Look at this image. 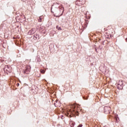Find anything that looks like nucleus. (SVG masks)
Here are the masks:
<instances>
[{"mask_svg": "<svg viewBox=\"0 0 127 127\" xmlns=\"http://www.w3.org/2000/svg\"><path fill=\"white\" fill-rule=\"evenodd\" d=\"M124 82L122 80L120 81L117 85L118 89H119V90L123 89V88L124 87Z\"/></svg>", "mask_w": 127, "mask_h": 127, "instance_id": "3", "label": "nucleus"}, {"mask_svg": "<svg viewBox=\"0 0 127 127\" xmlns=\"http://www.w3.org/2000/svg\"><path fill=\"white\" fill-rule=\"evenodd\" d=\"M41 73H43V74H44V73H45V70H42L41 71Z\"/></svg>", "mask_w": 127, "mask_h": 127, "instance_id": "9", "label": "nucleus"}, {"mask_svg": "<svg viewBox=\"0 0 127 127\" xmlns=\"http://www.w3.org/2000/svg\"><path fill=\"white\" fill-rule=\"evenodd\" d=\"M30 72V68L28 67H27L24 71H23V74H29V72Z\"/></svg>", "mask_w": 127, "mask_h": 127, "instance_id": "5", "label": "nucleus"}, {"mask_svg": "<svg viewBox=\"0 0 127 127\" xmlns=\"http://www.w3.org/2000/svg\"><path fill=\"white\" fill-rule=\"evenodd\" d=\"M84 100H88V98H84Z\"/></svg>", "mask_w": 127, "mask_h": 127, "instance_id": "12", "label": "nucleus"}, {"mask_svg": "<svg viewBox=\"0 0 127 127\" xmlns=\"http://www.w3.org/2000/svg\"><path fill=\"white\" fill-rule=\"evenodd\" d=\"M33 38L34 40H36V39H39V35H34Z\"/></svg>", "mask_w": 127, "mask_h": 127, "instance_id": "6", "label": "nucleus"}, {"mask_svg": "<svg viewBox=\"0 0 127 127\" xmlns=\"http://www.w3.org/2000/svg\"><path fill=\"white\" fill-rule=\"evenodd\" d=\"M80 1H82L83 0H79Z\"/></svg>", "mask_w": 127, "mask_h": 127, "instance_id": "13", "label": "nucleus"}, {"mask_svg": "<svg viewBox=\"0 0 127 127\" xmlns=\"http://www.w3.org/2000/svg\"><path fill=\"white\" fill-rule=\"evenodd\" d=\"M126 41H127V38H126Z\"/></svg>", "mask_w": 127, "mask_h": 127, "instance_id": "14", "label": "nucleus"}, {"mask_svg": "<svg viewBox=\"0 0 127 127\" xmlns=\"http://www.w3.org/2000/svg\"><path fill=\"white\" fill-rule=\"evenodd\" d=\"M57 4H59L58 3H54L51 8V10L52 12L55 13L56 14H59L62 10H63V12L64 11V7L63 5H61L59 6L58 8Z\"/></svg>", "mask_w": 127, "mask_h": 127, "instance_id": "1", "label": "nucleus"}, {"mask_svg": "<svg viewBox=\"0 0 127 127\" xmlns=\"http://www.w3.org/2000/svg\"><path fill=\"white\" fill-rule=\"evenodd\" d=\"M58 29H59V30H61V28L59 27V28Z\"/></svg>", "mask_w": 127, "mask_h": 127, "instance_id": "11", "label": "nucleus"}, {"mask_svg": "<svg viewBox=\"0 0 127 127\" xmlns=\"http://www.w3.org/2000/svg\"><path fill=\"white\" fill-rule=\"evenodd\" d=\"M36 32L35 28H33L30 31H28V35H32V34H34V33Z\"/></svg>", "mask_w": 127, "mask_h": 127, "instance_id": "4", "label": "nucleus"}, {"mask_svg": "<svg viewBox=\"0 0 127 127\" xmlns=\"http://www.w3.org/2000/svg\"><path fill=\"white\" fill-rule=\"evenodd\" d=\"M10 68V67H9L8 65H5V67L4 68V70H6V71H8V69Z\"/></svg>", "mask_w": 127, "mask_h": 127, "instance_id": "7", "label": "nucleus"}, {"mask_svg": "<svg viewBox=\"0 0 127 127\" xmlns=\"http://www.w3.org/2000/svg\"><path fill=\"white\" fill-rule=\"evenodd\" d=\"M104 113L107 115L110 114L111 112V107L110 106H105L104 108Z\"/></svg>", "mask_w": 127, "mask_h": 127, "instance_id": "2", "label": "nucleus"}, {"mask_svg": "<svg viewBox=\"0 0 127 127\" xmlns=\"http://www.w3.org/2000/svg\"><path fill=\"white\" fill-rule=\"evenodd\" d=\"M42 18H43L42 16H41L39 17V18L38 19L39 22H42Z\"/></svg>", "mask_w": 127, "mask_h": 127, "instance_id": "8", "label": "nucleus"}, {"mask_svg": "<svg viewBox=\"0 0 127 127\" xmlns=\"http://www.w3.org/2000/svg\"><path fill=\"white\" fill-rule=\"evenodd\" d=\"M56 28H57V29H58L59 28V26H56Z\"/></svg>", "mask_w": 127, "mask_h": 127, "instance_id": "10", "label": "nucleus"}]
</instances>
